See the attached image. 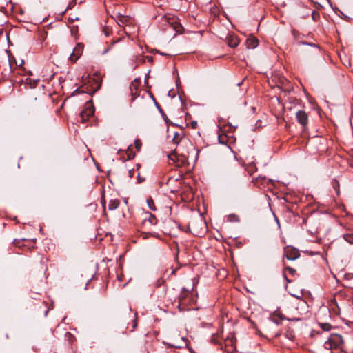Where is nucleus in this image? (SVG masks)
<instances>
[{
    "mask_svg": "<svg viewBox=\"0 0 353 353\" xmlns=\"http://www.w3.org/2000/svg\"><path fill=\"white\" fill-rule=\"evenodd\" d=\"M175 25L174 26V29L177 32H181V29L182 28L181 26L178 24L176 22H174Z\"/></svg>",
    "mask_w": 353,
    "mask_h": 353,
    "instance_id": "25",
    "label": "nucleus"
},
{
    "mask_svg": "<svg viewBox=\"0 0 353 353\" xmlns=\"http://www.w3.org/2000/svg\"><path fill=\"white\" fill-rule=\"evenodd\" d=\"M76 92H77V90H75V91H74V93H72V95H74V93H76Z\"/></svg>",
    "mask_w": 353,
    "mask_h": 353,
    "instance_id": "35",
    "label": "nucleus"
},
{
    "mask_svg": "<svg viewBox=\"0 0 353 353\" xmlns=\"http://www.w3.org/2000/svg\"><path fill=\"white\" fill-rule=\"evenodd\" d=\"M321 329L324 331H330L332 328V326L329 323H319Z\"/></svg>",
    "mask_w": 353,
    "mask_h": 353,
    "instance_id": "19",
    "label": "nucleus"
},
{
    "mask_svg": "<svg viewBox=\"0 0 353 353\" xmlns=\"http://www.w3.org/2000/svg\"><path fill=\"white\" fill-rule=\"evenodd\" d=\"M134 145L137 151H140L142 145V143L140 139H136L134 141Z\"/></svg>",
    "mask_w": 353,
    "mask_h": 353,
    "instance_id": "22",
    "label": "nucleus"
},
{
    "mask_svg": "<svg viewBox=\"0 0 353 353\" xmlns=\"http://www.w3.org/2000/svg\"><path fill=\"white\" fill-rule=\"evenodd\" d=\"M188 229L191 233L195 236H199L203 234L206 229V225L202 219L192 220L188 225Z\"/></svg>",
    "mask_w": 353,
    "mask_h": 353,
    "instance_id": "1",
    "label": "nucleus"
},
{
    "mask_svg": "<svg viewBox=\"0 0 353 353\" xmlns=\"http://www.w3.org/2000/svg\"><path fill=\"white\" fill-rule=\"evenodd\" d=\"M83 48L84 46L81 43H77L70 56V60L72 62H75L82 54Z\"/></svg>",
    "mask_w": 353,
    "mask_h": 353,
    "instance_id": "7",
    "label": "nucleus"
},
{
    "mask_svg": "<svg viewBox=\"0 0 353 353\" xmlns=\"http://www.w3.org/2000/svg\"><path fill=\"white\" fill-rule=\"evenodd\" d=\"M76 92H77V90H75V91H74V93H72V95H74V93H76Z\"/></svg>",
    "mask_w": 353,
    "mask_h": 353,
    "instance_id": "33",
    "label": "nucleus"
},
{
    "mask_svg": "<svg viewBox=\"0 0 353 353\" xmlns=\"http://www.w3.org/2000/svg\"><path fill=\"white\" fill-rule=\"evenodd\" d=\"M226 41L228 45L231 48H236L239 43L238 37L234 35L228 36Z\"/></svg>",
    "mask_w": 353,
    "mask_h": 353,
    "instance_id": "12",
    "label": "nucleus"
},
{
    "mask_svg": "<svg viewBox=\"0 0 353 353\" xmlns=\"http://www.w3.org/2000/svg\"><path fill=\"white\" fill-rule=\"evenodd\" d=\"M343 238L347 242H348L351 244H353V234H352V233L345 234L343 235Z\"/></svg>",
    "mask_w": 353,
    "mask_h": 353,
    "instance_id": "18",
    "label": "nucleus"
},
{
    "mask_svg": "<svg viewBox=\"0 0 353 353\" xmlns=\"http://www.w3.org/2000/svg\"><path fill=\"white\" fill-rule=\"evenodd\" d=\"M296 119L299 123H300L303 128H305L308 122L307 114L304 110H299L296 113Z\"/></svg>",
    "mask_w": 353,
    "mask_h": 353,
    "instance_id": "8",
    "label": "nucleus"
},
{
    "mask_svg": "<svg viewBox=\"0 0 353 353\" xmlns=\"http://www.w3.org/2000/svg\"><path fill=\"white\" fill-rule=\"evenodd\" d=\"M137 326L136 323H134L133 325V328H134Z\"/></svg>",
    "mask_w": 353,
    "mask_h": 353,
    "instance_id": "37",
    "label": "nucleus"
},
{
    "mask_svg": "<svg viewBox=\"0 0 353 353\" xmlns=\"http://www.w3.org/2000/svg\"><path fill=\"white\" fill-rule=\"evenodd\" d=\"M133 172V170H130V174H131V172ZM130 176L132 177V176L130 175Z\"/></svg>",
    "mask_w": 353,
    "mask_h": 353,
    "instance_id": "38",
    "label": "nucleus"
},
{
    "mask_svg": "<svg viewBox=\"0 0 353 353\" xmlns=\"http://www.w3.org/2000/svg\"><path fill=\"white\" fill-rule=\"evenodd\" d=\"M312 17L314 21H317L319 19V14L316 11H313L312 12Z\"/></svg>",
    "mask_w": 353,
    "mask_h": 353,
    "instance_id": "24",
    "label": "nucleus"
},
{
    "mask_svg": "<svg viewBox=\"0 0 353 353\" xmlns=\"http://www.w3.org/2000/svg\"><path fill=\"white\" fill-rule=\"evenodd\" d=\"M285 255L288 260L294 261L300 256V253L297 249L288 248L285 251Z\"/></svg>",
    "mask_w": 353,
    "mask_h": 353,
    "instance_id": "9",
    "label": "nucleus"
},
{
    "mask_svg": "<svg viewBox=\"0 0 353 353\" xmlns=\"http://www.w3.org/2000/svg\"><path fill=\"white\" fill-rule=\"evenodd\" d=\"M190 292V290L188 289H186L185 288H183L179 295V301L181 302L183 300H184L188 293Z\"/></svg>",
    "mask_w": 353,
    "mask_h": 353,
    "instance_id": "15",
    "label": "nucleus"
},
{
    "mask_svg": "<svg viewBox=\"0 0 353 353\" xmlns=\"http://www.w3.org/2000/svg\"><path fill=\"white\" fill-rule=\"evenodd\" d=\"M299 43L303 44V45H307V46H314V47L316 46V45H315V44H312V43H307V42H303V41H300V42H299Z\"/></svg>",
    "mask_w": 353,
    "mask_h": 353,
    "instance_id": "26",
    "label": "nucleus"
},
{
    "mask_svg": "<svg viewBox=\"0 0 353 353\" xmlns=\"http://www.w3.org/2000/svg\"><path fill=\"white\" fill-rule=\"evenodd\" d=\"M116 21L119 26H125L131 23L132 19L128 15H123L120 13L116 17Z\"/></svg>",
    "mask_w": 353,
    "mask_h": 353,
    "instance_id": "10",
    "label": "nucleus"
},
{
    "mask_svg": "<svg viewBox=\"0 0 353 353\" xmlns=\"http://www.w3.org/2000/svg\"><path fill=\"white\" fill-rule=\"evenodd\" d=\"M172 141L174 144L177 145H179L180 143H189L192 147L191 152L195 154L196 160L199 157V150L194 148L188 139L183 138L182 134L174 132V136L172 137Z\"/></svg>",
    "mask_w": 353,
    "mask_h": 353,
    "instance_id": "5",
    "label": "nucleus"
},
{
    "mask_svg": "<svg viewBox=\"0 0 353 353\" xmlns=\"http://www.w3.org/2000/svg\"><path fill=\"white\" fill-rule=\"evenodd\" d=\"M120 201L117 199H111L108 204V209L110 210H116L119 205Z\"/></svg>",
    "mask_w": 353,
    "mask_h": 353,
    "instance_id": "13",
    "label": "nucleus"
},
{
    "mask_svg": "<svg viewBox=\"0 0 353 353\" xmlns=\"http://www.w3.org/2000/svg\"><path fill=\"white\" fill-rule=\"evenodd\" d=\"M163 282H164V281H163V280H162V279H159V280L157 281V285H159V286L161 285H162V283H163Z\"/></svg>",
    "mask_w": 353,
    "mask_h": 353,
    "instance_id": "29",
    "label": "nucleus"
},
{
    "mask_svg": "<svg viewBox=\"0 0 353 353\" xmlns=\"http://www.w3.org/2000/svg\"><path fill=\"white\" fill-rule=\"evenodd\" d=\"M225 343H226V344H225L226 347L228 345H229V344H228L229 343L231 344V348L230 350H228L227 351L228 352H232L234 350V349L232 340V339H230V340L228 339V340L225 341Z\"/></svg>",
    "mask_w": 353,
    "mask_h": 353,
    "instance_id": "23",
    "label": "nucleus"
},
{
    "mask_svg": "<svg viewBox=\"0 0 353 353\" xmlns=\"http://www.w3.org/2000/svg\"><path fill=\"white\" fill-rule=\"evenodd\" d=\"M94 109L91 103H87L85 108L80 112L79 117L81 122L85 123L94 114Z\"/></svg>",
    "mask_w": 353,
    "mask_h": 353,
    "instance_id": "6",
    "label": "nucleus"
},
{
    "mask_svg": "<svg viewBox=\"0 0 353 353\" xmlns=\"http://www.w3.org/2000/svg\"><path fill=\"white\" fill-rule=\"evenodd\" d=\"M245 44L248 48L252 49L258 46L259 41L255 37L251 35L247 39Z\"/></svg>",
    "mask_w": 353,
    "mask_h": 353,
    "instance_id": "11",
    "label": "nucleus"
},
{
    "mask_svg": "<svg viewBox=\"0 0 353 353\" xmlns=\"http://www.w3.org/2000/svg\"><path fill=\"white\" fill-rule=\"evenodd\" d=\"M343 343L342 336L339 334H331L324 343V347L327 350L340 348Z\"/></svg>",
    "mask_w": 353,
    "mask_h": 353,
    "instance_id": "2",
    "label": "nucleus"
},
{
    "mask_svg": "<svg viewBox=\"0 0 353 353\" xmlns=\"http://www.w3.org/2000/svg\"><path fill=\"white\" fill-rule=\"evenodd\" d=\"M8 68H9V70H9V72H10V71H11V68H12V66H11V63H10V61H8Z\"/></svg>",
    "mask_w": 353,
    "mask_h": 353,
    "instance_id": "31",
    "label": "nucleus"
},
{
    "mask_svg": "<svg viewBox=\"0 0 353 353\" xmlns=\"http://www.w3.org/2000/svg\"><path fill=\"white\" fill-rule=\"evenodd\" d=\"M351 165L353 167V158H352V160Z\"/></svg>",
    "mask_w": 353,
    "mask_h": 353,
    "instance_id": "36",
    "label": "nucleus"
},
{
    "mask_svg": "<svg viewBox=\"0 0 353 353\" xmlns=\"http://www.w3.org/2000/svg\"><path fill=\"white\" fill-rule=\"evenodd\" d=\"M38 82H39L38 79L33 80L30 78H27L26 79V83L30 85V88H34L37 86Z\"/></svg>",
    "mask_w": 353,
    "mask_h": 353,
    "instance_id": "16",
    "label": "nucleus"
},
{
    "mask_svg": "<svg viewBox=\"0 0 353 353\" xmlns=\"http://www.w3.org/2000/svg\"><path fill=\"white\" fill-rule=\"evenodd\" d=\"M228 221L230 222H239V217L234 214H231L228 216L227 218Z\"/></svg>",
    "mask_w": 353,
    "mask_h": 353,
    "instance_id": "17",
    "label": "nucleus"
},
{
    "mask_svg": "<svg viewBox=\"0 0 353 353\" xmlns=\"http://www.w3.org/2000/svg\"><path fill=\"white\" fill-rule=\"evenodd\" d=\"M147 203L150 210H152V211H155L157 210L154 202L152 199H148L147 200Z\"/></svg>",
    "mask_w": 353,
    "mask_h": 353,
    "instance_id": "21",
    "label": "nucleus"
},
{
    "mask_svg": "<svg viewBox=\"0 0 353 353\" xmlns=\"http://www.w3.org/2000/svg\"><path fill=\"white\" fill-rule=\"evenodd\" d=\"M181 340L182 341V344H177V343H169V345L171 346V347H175V348H181L183 345H185V341L183 337H181Z\"/></svg>",
    "mask_w": 353,
    "mask_h": 353,
    "instance_id": "20",
    "label": "nucleus"
},
{
    "mask_svg": "<svg viewBox=\"0 0 353 353\" xmlns=\"http://www.w3.org/2000/svg\"><path fill=\"white\" fill-rule=\"evenodd\" d=\"M288 272L290 274L294 275L296 273V270L291 267H285L283 272V276L288 283H291V280L288 279L285 272Z\"/></svg>",
    "mask_w": 353,
    "mask_h": 353,
    "instance_id": "14",
    "label": "nucleus"
},
{
    "mask_svg": "<svg viewBox=\"0 0 353 353\" xmlns=\"http://www.w3.org/2000/svg\"><path fill=\"white\" fill-rule=\"evenodd\" d=\"M292 34H293V36H294V39H295L296 40H298V37H297V36H298V32H297L295 30H293L292 31Z\"/></svg>",
    "mask_w": 353,
    "mask_h": 353,
    "instance_id": "27",
    "label": "nucleus"
},
{
    "mask_svg": "<svg viewBox=\"0 0 353 353\" xmlns=\"http://www.w3.org/2000/svg\"><path fill=\"white\" fill-rule=\"evenodd\" d=\"M325 310L329 313L330 312V310H328L327 309H325Z\"/></svg>",
    "mask_w": 353,
    "mask_h": 353,
    "instance_id": "39",
    "label": "nucleus"
},
{
    "mask_svg": "<svg viewBox=\"0 0 353 353\" xmlns=\"http://www.w3.org/2000/svg\"><path fill=\"white\" fill-rule=\"evenodd\" d=\"M197 125L198 124H197V122L196 121H193L191 122V125H192V128H194V129L196 128Z\"/></svg>",
    "mask_w": 353,
    "mask_h": 353,
    "instance_id": "28",
    "label": "nucleus"
},
{
    "mask_svg": "<svg viewBox=\"0 0 353 353\" xmlns=\"http://www.w3.org/2000/svg\"><path fill=\"white\" fill-rule=\"evenodd\" d=\"M176 149H174L171 153L168 155V158L170 161H172L176 166H181L184 165L189 157L190 153H188V156L186 157L184 154L179 156L176 154Z\"/></svg>",
    "mask_w": 353,
    "mask_h": 353,
    "instance_id": "4",
    "label": "nucleus"
},
{
    "mask_svg": "<svg viewBox=\"0 0 353 353\" xmlns=\"http://www.w3.org/2000/svg\"><path fill=\"white\" fill-rule=\"evenodd\" d=\"M76 92H77V90H75V91H74V93H72V95H74V93H76Z\"/></svg>",
    "mask_w": 353,
    "mask_h": 353,
    "instance_id": "34",
    "label": "nucleus"
},
{
    "mask_svg": "<svg viewBox=\"0 0 353 353\" xmlns=\"http://www.w3.org/2000/svg\"><path fill=\"white\" fill-rule=\"evenodd\" d=\"M157 219L156 216L150 212H146L145 217L142 220V229L152 230V228L157 224Z\"/></svg>",
    "mask_w": 353,
    "mask_h": 353,
    "instance_id": "3",
    "label": "nucleus"
},
{
    "mask_svg": "<svg viewBox=\"0 0 353 353\" xmlns=\"http://www.w3.org/2000/svg\"><path fill=\"white\" fill-rule=\"evenodd\" d=\"M69 19L71 21H77L79 20V18L78 17H71L69 18Z\"/></svg>",
    "mask_w": 353,
    "mask_h": 353,
    "instance_id": "30",
    "label": "nucleus"
},
{
    "mask_svg": "<svg viewBox=\"0 0 353 353\" xmlns=\"http://www.w3.org/2000/svg\"><path fill=\"white\" fill-rule=\"evenodd\" d=\"M155 105L159 109H160L159 105L157 102H155Z\"/></svg>",
    "mask_w": 353,
    "mask_h": 353,
    "instance_id": "32",
    "label": "nucleus"
}]
</instances>
